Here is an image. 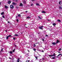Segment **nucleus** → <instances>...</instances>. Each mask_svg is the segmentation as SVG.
Segmentation results:
<instances>
[{"mask_svg": "<svg viewBox=\"0 0 62 62\" xmlns=\"http://www.w3.org/2000/svg\"><path fill=\"white\" fill-rule=\"evenodd\" d=\"M8 36V37H12V36H11V35H9Z\"/></svg>", "mask_w": 62, "mask_h": 62, "instance_id": "393cba45", "label": "nucleus"}, {"mask_svg": "<svg viewBox=\"0 0 62 62\" xmlns=\"http://www.w3.org/2000/svg\"><path fill=\"white\" fill-rule=\"evenodd\" d=\"M2 17L3 18H5V16H2Z\"/></svg>", "mask_w": 62, "mask_h": 62, "instance_id": "473e14b6", "label": "nucleus"}, {"mask_svg": "<svg viewBox=\"0 0 62 62\" xmlns=\"http://www.w3.org/2000/svg\"><path fill=\"white\" fill-rule=\"evenodd\" d=\"M28 52H30V51H29V50H28Z\"/></svg>", "mask_w": 62, "mask_h": 62, "instance_id": "864d4df0", "label": "nucleus"}, {"mask_svg": "<svg viewBox=\"0 0 62 62\" xmlns=\"http://www.w3.org/2000/svg\"><path fill=\"white\" fill-rule=\"evenodd\" d=\"M4 14V12H2L1 13V15H3Z\"/></svg>", "mask_w": 62, "mask_h": 62, "instance_id": "ddd939ff", "label": "nucleus"}, {"mask_svg": "<svg viewBox=\"0 0 62 62\" xmlns=\"http://www.w3.org/2000/svg\"><path fill=\"white\" fill-rule=\"evenodd\" d=\"M21 14H22V13H21Z\"/></svg>", "mask_w": 62, "mask_h": 62, "instance_id": "0e129e2a", "label": "nucleus"}, {"mask_svg": "<svg viewBox=\"0 0 62 62\" xmlns=\"http://www.w3.org/2000/svg\"><path fill=\"white\" fill-rule=\"evenodd\" d=\"M15 1L16 2H18V0H15Z\"/></svg>", "mask_w": 62, "mask_h": 62, "instance_id": "f704fd0d", "label": "nucleus"}, {"mask_svg": "<svg viewBox=\"0 0 62 62\" xmlns=\"http://www.w3.org/2000/svg\"><path fill=\"white\" fill-rule=\"evenodd\" d=\"M34 47H36V44H35Z\"/></svg>", "mask_w": 62, "mask_h": 62, "instance_id": "58836bf2", "label": "nucleus"}, {"mask_svg": "<svg viewBox=\"0 0 62 62\" xmlns=\"http://www.w3.org/2000/svg\"><path fill=\"white\" fill-rule=\"evenodd\" d=\"M15 49H14V50H13L12 52H14V51H15Z\"/></svg>", "mask_w": 62, "mask_h": 62, "instance_id": "4be33fe9", "label": "nucleus"}, {"mask_svg": "<svg viewBox=\"0 0 62 62\" xmlns=\"http://www.w3.org/2000/svg\"><path fill=\"white\" fill-rule=\"evenodd\" d=\"M33 50H34V51H36V49L35 48H33Z\"/></svg>", "mask_w": 62, "mask_h": 62, "instance_id": "a878e982", "label": "nucleus"}, {"mask_svg": "<svg viewBox=\"0 0 62 62\" xmlns=\"http://www.w3.org/2000/svg\"><path fill=\"white\" fill-rule=\"evenodd\" d=\"M18 17H20L21 16V15H20V14H19L18 15Z\"/></svg>", "mask_w": 62, "mask_h": 62, "instance_id": "5701e85b", "label": "nucleus"}, {"mask_svg": "<svg viewBox=\"0 0 62 62\" xmlns=\"http://www.w3.org/2000/svg\"><path fill=\"white\" fill-rule=\"evenodd\" d=\"M60 42V41L58 40H57V43H58V42Z\"/></svg>", "mask_w": 62, "mask_h": 62, "instance_id": "9d476101", "label": "nucleus"}, {"mask_svg": "<svg viewBox=\"0 0 62 62\" xmlns=\"http://www.w3.org/2000/svg\"><path fill=\"white\" fill-rule=\"evenodd\" d=\"M32 0V1H35V0Z\"/></svg>", "mask_w": 62, "mask_h": 62, "instance_id": "5fc2aeb1", "label": "nucleus"}, {"mask_svg": "<svg viewBox=\"0 0 62 62\" xmlns=\"http://www.w3.org/2000/svg\"><path fill=\"white\" fill-rule=\"evenodd\" d=\"M14 36H19V35L16 34L14 35Z\"/></svg>", "mask_w": 62, "mask_h": 62, "instance_id": "a211bd4d", "label": "nucleus"}, {"mask_svg": "<svg viewBox=\"0 0 62 62\" xmlns=\"http://www.w3.org/2000/svg\"><path fill=\"white\" fill-rule=\"evenodd\" d=\"M18 60H20V59H19V58H18Z\"/></svg>", "mask_w": 62, "mask_h": 62, "instance_id": "3c124183", "label": "nucleus"}, {"mask_svg": "<svg viewBox=\"0 0 62 62\" xmlns=\"http://www.w3.org/2000/svg\"><path fill=\"white\" fill-rule=\"evenodd\" d=\"M23 5L22 3H21L20 5V6H22H22H23Z\"/></svg>", "mask_w": 62, "mask_h": 62, "instance_id": "9b49d317", "label": "nucleus"}, {"mask_svg": "<svg viewBox=\"0 0 62 62\" xmlns=\"http://www.w3.org/2000/svg\"><path fill=\"white\" fill-rule=\"evenodd\" d=\"M38 17L39 19H41V18L40 17V16H38Z\"/></svg>", "mask_w": 62, "mask_h": 62, "instance_id": "f8f14e48", "label": "nucleus"}, {"mask_svg": "<svg viewBox=\"0 0 62 62\" xmlns=\"http://www.w3.org/2000/svg\"><path fill=\"white\" fill-rule=\"evenodd\" d=\"M10 8L11 9H13L14 8V6L13 5H11L10 6Z\"/></svg>", "mask_w": 62, "mask_h": 62, "instance_id": "f257e3e1", "label": "nucleus"}, {"mask_svg": "<svg viewBox=\"0 0 62 62\" xmlns=\"http://www.w3.org/2000/svg\"><path fill=\"white\" fill-rule=\"evenodd\" d=\"M42 59L43 60H44V58H43Z\"/></svg>", "mask_w": 62, "mask_h": 62, "instance_id": "8fccbe9b", "label": "nucleus"}, {"mask_svg": "<svg viewBox=\"0 0 62 62\" xmlns=\"http://www.w3.org/2000/svg\"><path fill=\"white\" fill-rule=\"evenodd\" d=\"M42 40L43 41H44V39H42Z\"/></svg>", "mask_w": 62, "mask_h": 62, "instance_id": "e433bc0d", "label": "nucleus"}, {"mask_svg": "<svg viewBox=\"0 0 62 62\" xmlns=\"http://www.w3.org/2000/svg\"><path fill=\"white\" fill-rule=\"evenodd\" d=\"M27 11H26V13H27Z\"/></svg>", "mask_w": 62, "mask_h": 62, "instance_id": "a19ab883", "label": "nucleus"}, {"mask_svg": "<svg viewBox=\"0 0 62 62\" xmlns=\"http://www.w3.org/2000/svg\"><path fill=\"white\" fill-rule=\"evenodd\" d=\"M43 27V26H42L41 27H39V29H41V30H42V28Z\"/></svg>", "mask_w": 62, "mask_h": 62, "instance_id": "7ed1b4c3", "label": "nucleus"}, {"mask_svg": "<svg viewBox=\"0 0 62 62\" xmlns=\"http://www.w3.org/2000/svg\"><path fill=\"white\" fill-rule=\"evenodd\" d=\"M55 57H53L52 58V59H55Z\"/></svg>", "mask_w": 62, "mask_h": 62, "instance_id": "dca6fc26", "label": "nucleus"}, {"mask_svg": "<svg viewBox=\"0 0 62 62\" xmlns=\"http://www.w3.org/2000/svg\"><path fill=\"white\" fill-rule=\"evenodd\" d=\"M53 25L54 26H55V25H56V23H53Z\"/></svg>", "mask_w": 62, "mask_h": 62, "instance_id": "1a4fd4ad", "label": "nucleus"}, {"mask_svg": "<svg viewBox=\"0 0 62 62\" xmlns=\"http://www.w3.org/2000/svg\"><path fill=\"white\" fill-rule=\"evenodd\" d=\"M61 1H59V4H60V3H61Z\"/></svg>", "mask_w": 62, "mask_h": 62, "instance_id": "7c9ffc66", "label": "nucleus"}, {"mask_svg": "<svg viewBox=\"0 0 62 62\" xmlns=\"http://www.w3.org/2000/svg\"><path fill=\"white\" fill-rule=\"evenodd\" d=\"M17 61H19V60H17Z\"/></svg>", "mask_w": 62, "mask_h": 62, "instance_id": "de8ad7c7", "label": "nucleus"}, {"mask_svg": "<svg viewBox=\"0 0 62 62\" xmlns=\"http://www.w3.org/2000/svg\"><path fill=\"white\" fill-rule=\"evenodd\" d=\"M42 52H44V51H43V50H42Z\"/></svg>", "mask_w": 62, "mask_h": 62, "instance_id": "c03bdc74", "label": "nucleus"}, {"mask_svg": "<svg viewBox=\"0 0 62 62\" xmlns=\"http://www.w3.org/2000/svg\"><path fill=\"white\" fill-rule=\"evenodd\" d=\"M55 53H54V54L53 55H49V56H55Z\"/></svg>", "mask_w": 62, "mask_h": 62, "instance_id": "f03ea898", "label": "nucleus"}, {"mask_svg": "<svg viewBox=\"0 0 62 62\" xmlns=\"http://www.w3.org/2000/svg\"><path fill=\"white\" fill-rule=\"evenodd\" d=\"M11 1L9 0L8 1V4H10V3H11Z\"/></svg>", "mask_w": 62, "mask_h": 62, "instance_id": "39448f33", "label": "nucleus"}, {"mask_svg": "<svg viewBox=\"0 0 62 62\" xmlns=\"http://www.w3.org/2000/svg\"><path fill=\"white\" fill-rule=\"evenodd\" d=\"M24 3V4H26V1H24L23 2Z\"/></svg>", "mask_w": 62, "mask_h": 62, "instance_id": "c756f323", "label": "nucleus"}, {"mask_svg": "<svg viewBox=\"0 0 62 62\" xmlns=\"http://www.w3.org/2000/svg\"><path fill=\"white\" fill-rule=\"evenodd\" d=\"M39 34V33H38V34Z\"/></svg>", "mask_w": 62, "mask_h": 62, "instance_id": "e2e57ef3", "label": "nucleus"}, {"mask_svg": "<svg viewBox=\"0 0 62 62\" xmlns=\"http://www.w3.org/2000/svg\"><path fill=\"white\" fill-rule=\"evenodd\" d=\"M4 49V48H2L1 49V52H2L3 51V50Z\"/></svg>", "mask_w": 62, "mask_h": 62, "instance_id": "6ab92c4d", "label": "nucleus"}, {"mask_svg": "<svg viewBox=\"0 0 62 62\" xmlns=\"http://www.w3.org/2000/svg\"><path fill=\"white\" fill-rule=\"evenodd\" d=\"M8 36L7 37H6V39H8Z\"/></svg>", "mask_w": 62, "mask_h": 62, "instance_id": "2eb2a0df", "label": "nucleus"}, {"mask_svg": "<svg viewBox=\"0 0 62 62\" xmlns=\"http://www.w3.org/2000/svg\"><path fill=\"white\" fill-rule=\"evenodd\" d=\"M35 57L36 58V59H37L38 58V57H37L36 56H35Z\"/></svg>", "mask_w": 62, "mask_h": 62, "instance_id": "c85d7f7f", "label": "nucleus"}, {"mask_svg": "<svg viewBox=\"0 0 62 62\" xmlns=\"http://www.w3.org/2000/svg\"><path fill=\"white\" fill-rule=\"evenodd\" d=\"M16 8H18V7L17 6L16 7Z\"/></svg>", "mask_w": 62, "mask_h": 62, "instance_id": "09e8293b", "label": "nucleus"}, {"mask_svg": "<svg viewBox=\"0 0 62 62\" xmlns=\"http://www.w3.org/2000/svg\"><path fill=\"white\" fill-rule=\"evenodd\" d=\"M1 5V3L0 2V5Z\"/></svg>", "mask_w": 62, "mask_h": 62, "instance_id": "37998d69", "label": "nucleus"}, {"mask_svg": "<svg viewBox=\"0 0 62 62\" xmlns=\"http://www.w3.org/2000/svg\"><path fill=\"white\" fill-rule=\"evenodd\" d=\"M5 8H6V9H7L8 8V6H7V5L5 6Z\"/></svg>", "mask_w": 62, "mask_h": 62, "instance_id": "0eeeda50", "label": "nucleus"}, {"mask_svg": "<svg viewBox=\"0 0 62 62\" xmlns=\"http://www.w3.org/2000/svg\"><path fill=\"white\" fill-rule=\"evenodd\" d=\"M26 62H27V61H26Z\"/></svg>", "mask_w": 62, "mask_h": 62, "instance_id": "680f3d73", "label": "nucleus"}, {"mask_svg": "<svg viewBox=\"0 0 62 62\" xmlns=\"http://www.w3.org/2000/svg\"><path fill=\"white\" fill-rule=\"evenodd\" d=\"M58 21L59 22H61V21L60 20L58 19Z\"/></svg>", "mask_w": 62, "mask_h": 62, "instance_id": "f3484780", "label": "nucleus"}, {"mask_svg": "<svg viewBox=\"0 0 62 62\" xmlns=\"http://www.w3.org/2000/svg\"><path fill=\"white\" fill-rule=\"evenodd\" d=\"M9 58V59H11V58Z\"/></svg>", "mask_w": 62, "mask_h": 62, "instance_id": "603ef678", "label": "nucleus"}, {"mask_svg": "<svg viewBox=\"0 0 62 62\" xmlns=\"http://www.w3.org/2000/svg\"><path fill=\"white\" fill-rule=\"evenodd\" d=\"M62 49L61 48H60L59 49V51H61V50Z\"/></svg>", "mask_w": 62, "mask_h": 62, "instance_id": "cd10ccee", "label": "nucleus"}, {"mask_svg": "<svg viewBox=\"0 0 62 62\" xmlns=\"http://www.w3.org/2000/svg\"><path fill=\"white\" fill-rule=\"evenodd\" d=\"M13 1H15V0H13Z\"/></svg>", "mask_w": 62, "mask_h": 62, "instance_id": "bf43d9fd", "label": "nucleus"}, {"mask_svg": "<svg viewBox=\"0 0 62 62\" xmlns=\"http://www.w3.org/2000/svg\"><path fill=\"white\" fill-rule=\"evenodd\" d=\"M52 44H53V45H56V43L55 42H53L52 43Z\"/></svg>", "mask_w": 62, "mask_h": 62, "instance_id": "20e7f679", "label": "nucleus"}, {"mask_svg": "<svg viewBox=\"0 0 62 62\" xmlns=\"http://www.w3.org/2000/svg\"><path fill=\"white\" fill-rule=\"evenodd\" d=\"M47 21H50V20H47Z\"/></svg>", "mask_w": 62, "mask_h": 62, "instance_id": "a18cd8bd", "label": "nucleus"}, {"mask_svg": "<svg viewBox=\"0 0 62 62\" xmlns=\"http://www.w3.org/2000/svg\"><path fill=\"white\" fill-rule=\"evenodd\" d=\"M27 18H29V19H30V17L29 16H28L27 17Z\"/></svg>", "mask_w": 62, "mask_h": 62, "instance_id": "bb28decb", "label": "nucleus"}, {"mask_svg": "<svg viewBox=\"0 0 62 62\" xmlns=\"http://www.w3.org/2000/svg\"><path fill=\"white\" fill-rule=\"evenodd\" d=\"M8 23H10V22L9 21H8Z\"/></svg>", "mask_w": 62, "mask_h": 62, "instance_id": "ea45409f", "label": "nucleus"}, {"mask_svg": "<svg viewBox=\"0 0 62 62\" xmlns=\"http://www.w3.org/2000/svg\"><path fill=\"white\" fill-rule=\"evenodd\" d=\"M36 5L38 6H40V5H39V3H37L36 4Z\"/></svg>", "mask_w": 62, "mask_h": 62, "instance_id": "6e6552de", "label": "nucleus"}, {"mask_svg": "<svg viewBox=\"0 0 62 62\" xmlns=\"http://www.w3.org/2000/svg\"><path fill=\"white\" fill-rule=\"evenodd\" d=\"M48 36H49V35H45L46 37H48Z\"/></svg>", "mask_w": 62, "mask_h": 62, "instance_id": "72a5a7b5", "label": "nucleus"}, {"mask_svg": "<svg viewBox=\"0 0 62 62\" xmlns=\"http://www.w3.org/2000/svg\"><path fill=\"white\" fill-rule=\"evenodd\" d=\"M42 13H46V12L44 11H42Z\"/></svg>", "mask_w": 62, "mask_h": 62, "instance_id": "423d86ee", "label": "nucleus"}, {"mask_svg": "<svg viewBox=\"0 0 62 62\" xmlns=\"http://www.w3.org/2000/svg\"><path fill=\"white\" fill-rule=\"evenodd\" d=\"M13 40H15V38H13Z\"/></svg>", "mask_w": 62, "mask_h": 62, "instance_id": "c9c22d12", "label": "nucleus"}, {"mask_svg": "<svg viewBox=\"0 0 62 62\" xmlns=\"http://www.w3.org/2000/svg\"><path fill=\"white\" fill-rule=\"evenodd\" d=\"M10 54H12V51H11L10 52Z\"/></svg>", "mask_w": 62, "mask_h": 62, "instance_id": "aec40b11", "label": "nucleus"}, {"mask_svg": "<svg viewBox=\"0 0 62 62\" xmlns=\"http://www.w3.org/2000/svg\"><path fill=\"white\" fill-rule=\"evenodd\" d=\"M16 21H17V22H19V21L18 20V19L16 20Z\"/></svg>", "mask_w": 62, "mask_h": 62, "instance_id": "2f4dec72", "label": "nucleus"}, {"mask_svg": "<svg viewBox=\"0 0 62 62\" xmlns=\"http://www.w3.org/2000/svg\"><path fill=\"white\" fill-rule=\"evenodd\" d=\"M25 25H26V24H25Z\"/></svg>", "mask_w": 62, "mask_h": 62, "instance_id": "052dcab7", "label": "nucleus"}, {"mask_svg": "<svg viewBox=\"0 0 62 62\" xmlns=\"http://www.w3.org/2000/svg\"><path fill=\"white\" fill-rule=\"evenodd\" d=\"M16 17H17V16H16Z\"/></svg>", "mask_w": 62, "mask_h": 62, "instance_id": "69168bd1", "label": "nucleus"}, {"mask_svg": "<svg viewBox=\"0 0 62 62\" xmlns=\"http://www.w3.org/2000/svg\"><path fill=\"white\" fill-rule=\"evenodd\" d=\"M60 9H62V8L61 7H60L59 8Z\"/></svg>", "mask_w": 62, "mask_h": 62, "instance_id": "b1692460", "label": "nucleus"}, {"mask_svg": "<svg viewBox=\"0 0 62 62\" xmlns=\"http://www.w3.org/2000/svg\"><path fill=\"white\" fill-rule=\"evenodd\" d=\"M58 53H60V52H58Z\"/></svg>", "mask_w": 62, "mask_h": 62, "instance_id": "6e6d98bb", "label": "nucleus"}, {"mask_svg": "<svg viewBox=\"0 0 62 62\" xmlns=\"http://www.w3.org/2000/svg\"><path fill=\"white\" fill-rule=\"evenodd\" d=\"M28 54H28V53H27V55H28Z\"/></svg>", "mask_w": 62, "mask_h": 62, "instance_id": "4d7b16f0", "label": "nucleus"}, {"mask_svg": "<svg viewBox=\"0 0 62 62\" xmlns=\"http://www.w3.org/2000/svg\"><path fill=\"white\" fill-rule=\"evenodd\" d=\"M26 28H27V27H25Z\"/></svg>", "mask_w": 62, "mask_h": 62, "instance_id": "13d9d810", "label": "nucleus"}, {"mask_svg": "<svg viewBox=\"0 0 62 62\" xmlns=\"http://www.w3.org/2000/svg\"><path fill=\"white\" fill-rule=\"evenodd\" d=\"M28 62H30V60H28L27 61Z\"/></svg>", "mask_w": 62, "mask_h": 62, "instance_id": "79ce46f5", "label": "nucleus"}, {"mask_svg": "<svg viewBox=\"0 0 62 62\" xmlns=\"http://www.w3.org/2000/svg\"><path fill=\"white\" fill-rule=\"evenodd\" d=\"M33 4H31V6H33Z\"/></svg>", "mask_w": 62, "mask_h": 62, "instance_id": "4c0bfd02", "label": "nucleus"}, {"mask_svg": "<svg viewBox=\"0 0 62 62\" xmlns=\"http://www.w3.org/2000/svg\"><path fill=\"white\" fill-rule=\"evenodd\" d=\"M61 55V54H60L58 55L57 56H59V55Z\"/></svg>", "mask_w": 62, "mask_h": 62, "instance_id": "412c9836", "label": "nucleus"}, {"mask_svg": "<svg viewBox=\"0 0 62 62\" xmlns=\"http://www.w3.org/2000/svg\"><path fill=\"white\" fill-rule=\"evenodd\" d=\"M5 31L6 32H7V30H5Z\"/></svg>", "mask_w": 62, "mask_h": 62, "instance_id": "49530a36", "label": "nucleus"}, {"mask_svg": "<svg viewBox=\"0 0 62 62\" xmlns=\"http://www.w3.org/2000/svg\"><path fill=\"white\" fill-rule=\"evenodd\" d=\"M12 4L13 5H16V3H14V2H13V3H12Z\"/></svg>", "mask_w": 62, "mask_h": 62, "instance_id": "4468645a", "label": "nucleus"}]
</instances>
